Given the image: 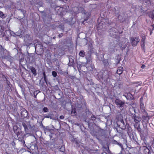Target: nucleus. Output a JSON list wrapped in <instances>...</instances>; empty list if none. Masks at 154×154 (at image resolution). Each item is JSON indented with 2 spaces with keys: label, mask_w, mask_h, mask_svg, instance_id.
<instances>
[{
  "label": "nucleus",
  "mask_w": 154,
  "mask_h": 154,
  "mask_svg": "<svg viewBox=\"0 0 154 154\" xmlns=\"http://www.w3.org/2000/svg\"><path fill=\"white\" fill-rule=\"evenodd\" d=\"M134 127L136 129L138 133L140 134L141 139L143 141H146V137L147 136L148 134V130L146 129H144L143 131H142L139 123L135 124Z\"/></svg>",
  "instance_id": "f257e3e1"
},
{
  "label": "nucleus",
  "mask_w": 154,
  "mask_h": 154,
  "mask_svg": "<svg viewBox=\"0 0 154 154\" xmlns=\"http://www.w3.org/2000/svg\"><path fill=\"white\" fill-rule=\"evenodd\" d=\"M13 129L14 133L17 135V137L20 141H22L24 139L25 135L22 132L20 128L14 126Z\"/></svg>",
  "instance_id": "f03ea898"
},
{
  "label": "nucleus",
  "mask_w": 154,
  "mask_h": 154,
  "mask_svg": "<svg viewBox=\"0 0 154 154\" xmlns=\"http://www.w3.org/2000/svg\"><path fill=\"white\" fill-rule=\"evenodd\" d=\"M6 53H8V52L1 46L0 48V57L3 59H8L9 61L11 60L12 57L6 55Z\"/></svg>",
  "instance_id": "7ed1b4c3"
},
{
  "label": "nucleus",
  "mask_w": 154,
  "mask_h": 154,
  "mask_svg": "<svg viewBox=\"0 0 154 154\" xmlns=\"http://www.w3.org/2000/svg\"><path fill=\"white\" fill-rule=\"evenodd\" d=\"M55 9L57 14L60 16H63L66 12V9L63 7L57 6L56 7Z\"/></svg>",
  "instance_id": "20e7f679"
},
{
  "label": "nucleus",
  "mask_w": 154,
  "mask_h": 154,
  "mask_svg": "<svg viewBox=\"0 0 154 154\" xmlns=\"http://www.w3.org/2000/svg\"><path fill=\"white\" fill-rule=\"evenodd\" d=\"M110 35L111 37L113 38H116L117 34L118 33L120 34L121 33L119 32V31L115 28L112 27L111 28L109 31Z\"/></svg>",
  "instance_id": "39448f33"
},
{
  "label": "nucleus",
  "mask_w": 154,
  "mask_h": 154,
  "mask_svg": "<svg viewBox=\"0 0 154 154\" xmlns=\"http://www.w3.org/2000/svg\"><path fill=\"white\" fill-rule=\"evenodd\" d=\"M130 40L131 44L133 46H136L140 41L138 37L130 38Z\"/></svg>",
  "instance_id": "423d86ee"
},
{
  "label": "nucleus",
  "mask_w": 154,
  "mask_h": 154,
  "mask_svg": "<svg viewBox=\"0 0 154 154\" xmlns=\"http://www.w3.org/2000/svg\"><path fill=\"white\" fill-rule=\"evenodd\" d=\"M140 149H141L144 154H153V152L152 150L149 149L146 146H143L140 147Z\"/></svg>",
  "instance_id": "0eeeda50"
},
{
  "label": "nucleus",
  "mask_w": 154,
  "mask_h": 154,
  "mask_svg": "<svg viewBox=\"0 0 154 154\" xmlns=\"http://www.w3.org/2000/svg\"><path fill=\"white\" fill-rule=\"evenodd\" d=\"M115 103L119 107L122 108L124 106L125 101V100H122L119 98H116L115 100Z\"/></svg>",
  "instance_id": "6e6552de"
},
{
  "label": "nucleus",
  "mask_w": 154,
  "mask_h": 154,
  "mask_svg": "<svg viewBox=\"0 0 154 154\" xmlns=\"http://www.w3.org/2000/svg\"><path fill=\"white\" fill-rule=\"evenodd\" d=\"M142 99V97H141L140 98V111L142 114H147V112L145 108L144 107L143 102V101H141V100Z\"/></svg>",
  "instance_id": "1a4fd4ad"
},
{
  "label": "nucleus",
  "mask_w": 154,
  "mask_h": 154,
  "mask_svg": "<svg viewBox=\"0 0 154 154\" xmlns=\"http://www.w3.org/2000/svg\"><path fill=\"white\" fill-rule=\"evenodd\" d=\"M142 120L143 122L146 124L148 123L149 121L150 118V116L148 115V113L147 112V114H142Z\"/></svg>",
  "instance_id": "9d476101"
},
{
  "label": "nucleus",
  "mask_w": 154,
  "mask_h": 154,
  "mask_svg": "<svg viewBox=\"0 0 154 154\" xmlns=\"http://www.w3.org/2000/svg\"><path fill=\"white\" fill-rule=\"evenodd\" d=\"M128 39L125 38L122 39V41L119 43V46L123 49L125 48L127 46L128 42Z\"/></svg>",
  "instance_id": "9b49d317"
},
{
  "label": "nucleus",
  "mask_w": 154,
  "mask_h": 154,
  "mask_svg": "<svg viewBox=\"0 0 154 154\" xmlns=\"http://www.w3.org/2000/svg\"><path fill=\"white\" fill-rule=\"evenodd\" d=\"M117 124L119 127L122 129H124L126 128V126L123 119H121L118 122Z\"/></svg>",
  "instance_id": "f8f14e48"
},
{
  "label": "nucleus",
  "mask_w": 154,
  "mask_h": 154,
  "mask_svg": "<svg viewBox=\"0 0 154 154\" xmlns=\"http://www.w3.org/2000/svg\"><path fill=\"white\" fill-rule=\"evenodd\" d=\"M74 9H76V10H77V11H75V12L79 13L80 12H83L85 13V10H84V9L81 7H80L79 8L78 7H74Z\"/></svg>",
  "instance_id": "ddd939ff"
},
{
  "label": "nucleus",
  "mask_w": 154,
  "mask_h": 154,
  "mask_svg": "<svg viewBox=\"0 0 154 154\" xmlns=\"http://www.w3.org/2000/svg\"><path fill=\"white\" fill-rule=\"evenodd\" d=\"M131 117L132 119H134V121L136 123H139L140 122L139 118L135 114H132Z\"/></svg>",
  "instance_id": "4468645a"
},
{
  "label": "nucleus",
  "mask_w": 154,
  "mask_h": 154,
  "mask_svg": "<svg viewBox=\"0 0 154 154\" xmlns=\"http://www.w3.org/2000/svg\"><path fill=\"white\" fill-rule=\"evenodd\" d=\"M145 44L146 42L140 41V46L142 50L144 53L145 52Z\"/></svg>",
  "instance_id": "2eb2a0df"
},
{
  "label": "nucleus",
  "mask_w": 154,
  "mask_h": 154,
  "mask_svg": "<svg viewBox=\"0 0 154 154\" xmlns=\"http://www.w3.org/2000/svg\"><path fill=\"white\" fill-rule=\"evenodd\" d=\"M123 71V68L122 66H119L118 67L116 73L119 75H121Z\"/></svg>",
  "instance_id": "dca6fc26"
},
{
  "label": "nucleus",
  "mask_w": 154,
  "mask_h": 154,
  "mask_svg": "<svg viewBox=\"0 0 154 154\" xmlns=\"http://www.w3.org/2000/svg\"><path fill=\"white\" fill-rule=\"evenodd\" d=\"M30 70L31 72L32 73L34 76H36L37 75L36 71L35 68L32 67L30 68Z\"/></svg>",
  "instance_id": "f3484780"
},
{
  "label": "nucleus",
  "mask_w": 154,
  "mask_h": 154,
  "mask_svg": "<svg viewBox=\"0 0 154 154\" xmlns=\"http://www.w3.org/2000/svg\"><path fill=\"white\" fill-rule=\"evenodd\" d=\"M149 17L152 19H154V10L150 11L149 14Z\"/></svg>",
  "instance_id": "a211bd4d"
},
{
  "label": "nucleus",
  "mask_w": 154,
  "mask_h": 154,
  "mask_svg": "<svg viewBox=\"0 0 154 154\" xmlns=\"http://www.w3.org/2000/svg\"><path fill=\"white\" fill-rule=\"evenodd\" d=\"M103 63L105 66H108L109 65L108 60L107 59H104L103 60Z\"/></svg>",
  "instance_id": "6ab92c4d"
},
{
  "label": "nucleus",
  "mask_w": 154,
  "mask_h": 154,
  "mask_svg": "<svg viewBox=\"0 0 154 154\" xmlns=\"http://www.w3.org/2000/svg\"><path fill=\"white\" fill-rule=\"evenodd\" d=\"M79 55L81 57H84L85 56V52L83 50L81 51L79 53Z\"/></svg>",
  "instance_id": "aec40b11"
},
{
  "label": "nucleus",
  "mask_w": 154,
  "mask_h": 154,
  "mask_svg": "<svg viewBox=\"0 0 154 154\" xmlns=\"http://www.w3.org/2000/svg\"><path fill=\"white\" fill-rule=\"evenodd\" d=\"M71 115L73 116L76 115V112L75 109L72 110L71 112Z\"/></svg>",
  "instance_id": "412c9836"
},
{
  "label": "nucleus",
  "mask_w": 154,
  "mask_h": 154,
  "mask_svg": "<svg viewBox=\"0 0 154 154\" xmlns=\"http://www.w3.org/2000/svg\"><path fill=\"white\" fill-rule=\"evenodd\" d=\"M87 62V63H89L90 64L92 63L91 60V57H88V58H86Z\"/></svg>",
  "instance_id": "4be33fe9"
},
{
  "label": "nucleus",
  "mask_w": 154,
  "mask_h": 154,
  "mask_svg": "<svg viewBox=\"0 0 154 154\" xmlns=\"http://www.w3.org/2000/svg\"><path fill=\"white\" fill-rule=\"evenodd\" d=\"M141 38L142 39L141 40V41L146 42V37L144 34L142 35Z\"/></svg>",
  "instance_id": "5701e85b"
},
{
  "label": "nucleus",
  "mask_w": 154,
  "mask_h": 154,
  "mask_svg": "<svg viewBox=\"0 0 154 154\" xmlns=\"http://www.w3.org/2000/svg\"><path fill=\"white\" fill-rule=\"evenodd\" d=\"M96 119V117L93 114H92L91 117V119L94 122Z\"/></svg>",
  "instance_id": "b1692460"
},
{
  "label": "nucleus",
  "mask_w": 154,
  "mask_h": 154,
  "mask_svg": "<svg viewBox=\"0 0 154 154\" xmlns=\"http://www.w3.org/2000/svg\"><path fill=\"white\" fill-rule=\"evenodd\" d=\"M65 150L64 146H62L59 149V151L61 152H63Z\"/></svg>",
  "instance_id": "393cba45"
},
{
  "label": "nucleus",
  "mask_w": 154,
  "mask_h": 154,
  "mask_svg": "<svg viewBox=\"0 0 154 154\" xmlns=\"http://www.w3.org/2000/svg\"><path fill=\"white\" fill-rule=\"evenodd\" d=\"M52 75L54 77H56L57 75V73L55 71H53L52 72Z\"/></svg>",
  "instance_id": "a878e982"
},
{
  "label": "nucleus",
  "mask_w": 154,
  "mask_h": 154,
  "mask_svg": "<svg viewBox=\"0 0 154 154\" xmlns=\"http://www.w3.org/2000/svg\"><path fill=\"white\" fill-rule=\"evenodd\" d=\"M133 84H138L139 85L141 86L142 84V82L141 81L140 82H133Z\"/></svg>",
  "instance_id": "bb28decb"
},
{
  "label": "nucleus",
  "mask_w": 154,
  "mask_h": 154,
  "mask_svg": "<svg viewBox=\"0 0 154 154\" xmlns=\"http://www.w3.org/2000/svg\"><path fill=\"white\" fill-rule=\"evenodd\" d=\"M48 109L47 107H44L43 109V111L45 112H48Z\"/></svg>",
  "instance_id": "cd10ccee"
},
{
  "label": "nucleus",
  "mask_w": 154,
  "mask_h": 154,
  "mask_svg": "<svg viewBox=\"0 0 154 154\" xmlns=\"http://www.w3.org/2000/svg\"><path fill=\"white\" fill-rule=\"evenodd\" d=\"M0 27H2V28H0V32H3L4 30V27L2 26H0Z\"/></svg>",
  "instance_id": "c85d7f7f"
},
{
  "label": "nucleus",
  "mask_w": 154,
  "mask_h": 154,
  "mask_svg": "<svg viewBox=\"0 0 154 154\" xmlns=\"http://www.w3.org/2000/svg\"><path fill=\"white\" fill-rule=\"evenodd\" d=\"M23 125L25 130H26L27 129V126L26 124H25V123H23Z\"/></svg>",
  "instance_id": "c756f323"
},
{
  "label": "nucleus",
  "mask_w": 154,
  "mask_h": 154,
  "mask_svg": "<svg viewBox=\"0 0 154 154\" xmlns=\"http://www.w3.org/2000/svg\"><path fill=\"white\" fill-rule=\"evenodd\" d=\"M143 2L146 3H150V0H143Z\"/></svg>",
  "instance_id": "7c9ffc66"
},
{
  "label": "nucleus",
  "mask_w": 154,
  "mask_h": 154,
  "mask_svg": "<svg viewBox=\"0 0 154 154\" xmlns=\"http://www.w3.org/2000/svg\"><path fill=\"white\" fill-rule=\"evenodd\" d=\"M4 15V14L3 12L2 11H0V17L2 18Z\"/></svg>",
  "instance_id": "2f4dec72"
},
{
  "label": "nucleus",
  "mask_w": 154,
  "mask_h": 154,
  "mask_svg": "<svg viewBox=\"0 0 154 154\" xmlns=\"http://www.w3.org/2000/svg\"><path fill=\"white\" fill-rule=\"evenodd\" d=\"M101 75L100 78H101V79L102 78L103 76V73L102 72H100L98 73V75Z\"/></svg>",
  "instance_id": "473e14b6"
},
{
  "label": "nucleus",
  "mask_w": 154,
  "mask_h": 154,
  "mask_svg": "<svg viewBox=\"0 0 154 154\" xmlns=\"http://www.w3.org/2000/svg\"><path fill=\"white\" fill-rule=\"evenodd\" d=\"M43 74L44 79L45 81H46V75H45V72H44Z\"/></svg>",
  "instance_id": "72a5a7b5"
},
{
  "label": "nucleus",
  "mask_w": 154,
  "mask_h": 154,
  "mask_svg": "<svg viewBox=\"0 0 154 154\" xmlns=\"http://www.w3.org/2000/svg\"><path fill=\"white\" fill-rule=\"evenodd\" d=\"M91 64H90V66H91V69H92V70L94 68V65L93 64H92V63H91Z\"/></svg>",
  "instance_id": "f704fd0d"
},
{
  "label": "nucleus",
  "mask_w": 154,
  "mask_h": 154,
  "mask_svg": "<svg viewBox=\"0 0 154 154\" xmlns=\"http://www.w3.org/2000/svg\"><path fill=\"white\" fill-rule=\"evenodd\" d=\"M7 84L10 87H11L10 86H12V85L11 84L10 82L8 81L7 82Z\"/></svg>",
  "instance_id": "c9c22d12"
},
{
  "label": "nucleus",
  "mask_w": 154,
  "mask_h": 154,
  "mask_svg": "<svg viewBox=\"0 0 154 154\" xmlns=\"http://www.w3.org/2000/svg\"><path fill=\"white\" fill-rule=\"evenodd\" d=\"M63 35V33H61L59 34L58 35V37L59 38L62 37Z\"/></svg>",
  "instance_id": "e433bc0d"
},
{
  "label": "nucleus",
  "mask_w": 154,
  "mask_h": 154,
  "mask_svg": "<svg viewBox=\"0 0 154 154\" xmlns=\"http://www.w3.org/2000/svg\"><path fill=\"white\" fill-rule=\"evenodd\" d=\"M8 33H9V35H10L11 36V33L10 31L9 30H6V31H5V33H8Z\"/></svg>",
  "instance_id": "4c0bfd02"
},
{
  "label": "nucleus",
  "mask_w": 154,
  "mask_h": 154,
  "mask_svg": "<svg viewBox=\"0 0 154 154\" xmlns=\"http://www.w3.org/2000/svg\"><path fill=\"white\" fill-rule=\"evenodd\" d=\"M24 58H22L21 59H20L19 60V61L20 62H23V61Z\"/></svg>",
  "instance_id": "58836bf2"
},
{
  "label": "nucleus",
  "mask_w": 154,
  "mask_h": 154,
  "mask_svg": "<svg viewBox=\"0 0 154 154\" xmlns=\"http://www.w3.org/2000/svg\"><path fill=\"white\" fill-rule=\"evenodd\" d=\"M145 67H146L145 65L144 64H143L142 65L141 67L142 69H144Z\"/></svg>",
  "instance_id": "ea45409f"
},
{
  "label": "nucleus",
  "mask_w": 154,
  "mask_h": 154,
  "mask_svg": "<svg viewBox=\"0 0 154 154\" xmlns=\"http://www.w3.org/2000/svg\"><path fill=\"white\" fill-rule=\"evenodd\" d=\"M90 0H84V2L85 3L89 2Z\"/></svg>",
  "instance_id": "a19ab883"
},
{
  "label": "nucleus",
  "mask_w": 154,
  "mask_h": 154,
  "mask_svg": "<svg viewBox=\"0 0 154 154\" xmlns=\"http://www.w3.org/2000/svg\"><path fill=\"white\" fill-rule=\"evenodd\" d=\"M37 94H38V93H37L36 94V95H35V93H34V97H35V98H36V95H37Z\"/></svg>",
  "instance_id": "79ce46f5"
},
{
  "label": "nucleus",
  "mask_w": 154,
  "mask_h": 154,
  "mask_svg": "<svg viewBox=\"0 0 154 154\" xmlns=\"http://www.w3.org/2000/svg\"><path fill=\"white\" fill-rule=\"evenodd\" d=\"M60 118L61 119H63V116H61L60 117Z\"/></svg>",
  "instance_id": "37998d69"
},
{
  "label": "nucleus",
  "mask_w": 154,
  "mask_h": 154,
  "mask_svg": "<svg viewBox=\"0 0 154 154\" xmlns=\"http://www.w3.org/2000/svg\"><path fill=\"white\" fill-rule=\"evenodd\" d=\"M152 26L153 27V29H154V24H153L152 25Z\"/></svg>",
  "instance_id": "c03bdc74"
},
{
  "label": "nucleus",
  "mask_w": 154,
  "mask_h": 154,
  "mask_svg": "<svg viewBox=\"0 0 154 154\" xmlns=\"http://www.w3.org/2000/svg\"><path fill=\"white\" fill-rule=\"evenodd\" d=\"M64 2L68 1V0H63Z\"/></svg>",
  "instance_id": "a18cd8bd"
},
{
  "label": "nucleus",
  "mask_w": 154,
  "mask_h": 154,
  "mask_svg": "<svg viewBox=\"0 0 154 154\" xmlns=\"http://www.w3.org/2000/svg\"><path fill=\"white\" fill-rule=\"evenodd\" d=\"M154 138H153V142H152V143H154Z\"/></svg>",
  "instance_id": "49530a36"
},
{
  "label": "nucleus",
  "mask_w": 154,
  "mask_h": 154,
  "mask_svg": "<svg viewBox=\"0 0 154 154\" xmlns=\"http://www.w3.org/2000/svg\"><path fill=\"white\" fill-rule=\"evenodd\" d=\"M145 143V144L146 145H147V144H146V143H145H145Z\"/></svg>",
  "instance_id": "de8ad7c7"
},
{
  "label": "nucleus",
  "mask_w": 154,
  "mask_h": 154,
  "mask_svg": "<svg viewBox=\"0 0 154 154\" xmlns=\"http://www.w3.org/2000/svg\"><path fill=\"white\" fill-rule=\"evenodd\" d=\"M127 132H128V133H129V130H128V131Z\"/></svg>",
  "instance_id": "09e8293b"
},
{
  "label": "nucleus",
  "mask_w": 154,
  "mask_h": 154,
  "mask_svg": "<svg viewBox=\"0 0 154 154\" xmlns=\"http://www.w3.org/2000/svg\"><path fill=\"white\" fill-rule=\"evenodd\" d=\"M86 20L85 19L84 21H86Z\"/></svg>",
  "instance_id": "8fccbe9b"
},
{
  "label": "nucleus",
  "mask_w": 154,
  "mask_h": 154,
  "mask_svg": "<svg viewBox=\"0 0 154 154\" xmlns=\"http://www.w3.org/2000/svg\"><path fill=\"white\" fill-rule=\"evenodd\" d=\"M109 73H111V72H109Z\"/></svg>",
  "instance_id": "3c124183"
},
{
  "label": "nucleus",
  "mask_w": 154,
  "mask_h": 154,
  "mask_svg": "<svg viewBox=\"0 0 154 154\" xmlns=\"http://www.w3.org/2000/svg\"><path fill=\"white\" fill-rule=\"evenodd\" d=\"M0 28H2V27H0Z\"/></svg>",
  "instance_id": "603ef678"
}]
</instances>
